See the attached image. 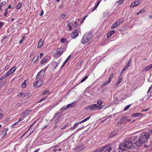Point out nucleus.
<instances>
[{"mask_svg": "<svg viewBox=\"0 0 152 152\" xmlns=\"http://www.w3.org/2000/svg\"><path fill=\"white\" fill-rule=\"evenodd\" d=\"M128 120V118L127 117H123L120 120V123L121 124L122 123H123L124 122L127 121Z\"/></svg>", "mask_w": 152, "mask_h": 152, "instance_id": "nucleus-16", "label": "nucleus"}, {"mask_svg": "<svg viewBox=\"0 0 152 152\" xmlns=\"http://www.w3.org/2000/svg\"><path fill=\"white\" fill-rule=\"evenodd\" d=\"M76 105V102H73L71 104H67L66 107L64 108V110H66L68 108L70 107H74L75 105Z\"/></svg>", "mask_w": 152, "mask_h": 152, "instance_id": "nucleus-10", "label": "nucleus"}, {"mask_svg": "<svg viewBox=\"0 0 152 152\" xmlns=\"http://www.w3.org/2000/svg\"><path fill=\"white\" fill-rule=\"evenodd\" d=\"M49 91L48 90H45L43 91V92L42 93V94L43 95H45L46 94H49Z\"/></svg>", "mask_w": 152, "mask_h": 152, "instance_id": "nucleus-35", "label": "nucleus"}, {"mask_svg": "<svg viewBox=\"0 0 152 152\" xmlns=\"http://www.w3.org/2000/svg\"><path fill=\"white\" fill-rule=\"evenodd\" d=\"M150 134L147 132H143L141 133L140 137L134 136L133 139L134 140V144L137 146H141L145 143L150 138Z\"/></svg>", "mask_w": 152, "mask_h": 152, "instance_id": "nucleus-1", "label": "nucleus"}, {"mask_svg": "<svg viewBox=\"0 0 152 152\" xmlns=\"http://www.w3.org/2000/svg\"><path fill=\"white\" fill-rule=\"evenodd\" d=\"M123 78L122 77H120L118 78V81L116 83V85L117 86L122 81V80Z\"/></svg>", "mask_w": 152, "mask_h": 152, "instance_id": "nucleus-24", "label": "nucleus"}, {"mask_svg": "<svg viewBox=\"0 0 152 152\" xmlns=\"http://www.w3.org/2000/svg\"><path fill=\"white\" fill-rule=\"evenodd\" d=\"M66 64V63H65L64 62L63 64V65H62V66H61V68H62L64 66L65 64Z\"/></svg>", "mask_w": 152, "mask_h": 152, "instance_id": "nucleus-60", "label": "nucleus"}, {"mask_svg": "<svg viewBox=\"0 0 152 152\" xmlns=\"http://www.w3.org/2000/svg\"><path fill=\"white\" fill-rule=\"evenodd\" d=\"M61 117V116L60 115H58V114H56L54 117V118H57V120H59L60 119Z\"/></svg>", "mask_w": 152, "mask_h": 152, "instance_id": "nucleus-27", "label": "nucleus"}, {"mask_svg": "<svg viewBox=\"0 0 152 152\" xmlns=\"http://www.w3.org/2000/svg\"><path fill=\"white\" fill-rule=\"evenodd\" d=\"M31 111L29 110H26L24 112L22 113V115L23 116H25L28 115V113Z\"/></svg>", "mask_w": 152, "mask_h": 152, "instance_id": "nucleus-18", "label": "nucleus"}, {"mask_svg": "<svg viewBox=\"0 0 152 152\" xmlns=\"http://www.w3.org/2000/svg\"><path fill=\"white\" fill-rule=\"evenodd\" d=\"M53 64L54 65H55V64H56V65L55 66L54 69H55L56 67L58 66V64H59V63H57L55 61H54L53 62Z\"/></svg>", "mask_w": 152, "mask_h": 152, "instance_id": "nucleus-37", "label": "nucleus"}, {"mask_svg": "<svg viewBox=\"0 0 152 152\" xmlns=\"http://www.w3.org/2000/svg\"><path fill=\"white\" fill-rule=\"evenodd\" d=\"M94 152H102L101 148L97 150Z\"/></svg>", "mask_w": 152, "mask_h": 152, "instance_id": "nucleus-51", "label": "nucleus"}, {"mask_svg": "<svg viewBox=\"0 0 152 152\" xmlns=\"http://www.w3.org/2000/svg\"><path fill=\"white\" fill-rule=\"evenodd\" d=\"M66 41V39L65 38H62L61 39V42L62 43H64Z\"/></svg>", "mask_w": 152, "mask_h": 152, "instance_id": "nucleus-39", "label": "nucleus"}, {"mask_svg": "<svg viewBox=\"0 0 152 152\" xmlns=\"http://www.w3.org/2000/svg\"><path fill=\"white\" fill-rule=\"evenodd\" d=\"M142 115V114L139 113H135L132 114V116L133 117H137Z\"/></svg>", "mask_w": 152, "mask_h": 152, "instance_id": "nucleus-22", "label": "nucleus"}, {"mask_svg": "<svg viewBox=\"0 0 152 152\" xmlns=\"http://www.w3.org/2000/svg\"><path fill=\"white\" fill-rule=\"evenodd\" d=\"M4 78H5V76H2L0 79V80H2L4 79Z\"/></svg>", "mask_w": 152, "mask_h": 152, "instance_id": "nucleus-59", "label": "nucleus"}, {"mask_svg": "<svg viewBox=\"0 0 152 152\" xmlns=\"http://www.w3.org/2000/svg\"><path fill=\"white\" fill-rule=\"evenodd\" d=\"M92 38V34L91 32H87L85 33L83 37L81 42L85 44L90 41Z\"/></svg>", "mask_w": 152, "mask_h": 152, "instance_id": "nucleus-2", "label": "nucleus"}, {"mask_svg": "<svg viewBox=\"0 0 152 152\" xmlns=\"http://www.w3.org/2000/svg\"><path fill=\"white\" fill-rule=\"evenodd\" d=\"M21 5H22V3L21 2H19L18 3L17 7H16V9H19L20 8V7L21 6Z\"/></svg>", "mask_w": 152, "mask_h": 152, "instance_id": "nucleus-31", "label": "nucleus"}, {"mask_svg": "<svg viewBox=\"0 0 152 152\" xmlns=\"http://www.w3.org/2000/svg\"><path fill=\"white\" fill-rule=\"evenodd\" d=\"M66 15L62 14L60 15V18L63 19L66 17Z\"/></svg>", "mask_w": 152, "mask_h": 152, "instance_id": "nucleus-42", "label": "nucleus"}, {"mask_svg": "<svg viewBox=\"0 0 152 152\" xmlns=\"http://www.w3.org/2000/svg\"><path fill=\"white\" fill-rule=\"evenodd\" d=\"M149 132L152 134V129L149 130Z\"/></svg>", "mask_w": 152, "mask_h": 152, "instance_id": "nucleus-64", "label": "nucleus"}, {"mask_svg": "<svg viewBox=\"0 0 152 152\" xmlns=\"http://www.w3.org/2000/svg\"><path fill=\"white\" fill-rule=\"evenodd\" d=\"M108 119V118H106L104 120H102L101 121L100 123H102L103 122H104L106 120H107Z\"/></svg>", "mask_w": 152, "mask_h": 152, "instance_id": "nucleus-49", "label": "nucleus"}, {"mask_svg": "<svg viewBox=\"0 0 152 152\" xmlns=\"http://www.w3.org/2000/svg\"><path fill=\"white\" fill-rule=\"evenodd\" d=\"M78 25V24H77V22H75L73 24L72 26L73 27H76Z\"/></svg>", "mask_w": 152, "mask_h": 152, "instance_id": "nucleus-41", "label": "nucleus"}, {"mask_svg": "<svg viewBox=\"0 0 152 152\" xmlns=\"http://www.w3.org/2000/svg\"><path fill=\"white\" fill-rule=\"evenodd\" d=\"M39 150V149H37L35 150L34 152H38Z\"/></svg>", "mask_w": 152, "mask_h": 152, "instance_id": "nucleus-61", "label": "nucleus"}, {"mask_svg": "<svg viewBox=\"0 0 152 152\" xmlns=\"http://www.w3.org/2000/svg\"><path fill=\"white\" fill-rule=\"evenodd\" d=\"M20 97L23 98L25 96H26V95L25 92H21L20 94Z\"/></svg>", "mask_w": 152, "mask_h": 152, "instance_id": "nucleus-26", "label": "nucleus"}, {"mask_svg": "<svg viewBox=\"0 0 152 152\" xmlns=\"http://www.w3.org/2000/svg\"><path fill=\"white\" fill-rule=\"evenodd\" d=\"M99 106L96 104H94L90 105L85 108V109L87 110H90L91 111L96 110L98 109Z\"/></svg>", "mask_w": 152, "mask_h": 152, "instance_id": "nucleus-6", "label": "nucleus"}, {"mask_svg": "<svg viewBox=\"0 0 152 152\" xmlns=\"http://www.w3.org/2000/svg\"><path fill=\"white\" fill-rule=\"evenodd\" d=\"M78 35V31L77 30H75L72 33L71 37H72V39H74L75 37H77Z\"/></svg>", "mask_w": 152, "mask_h": 152, "instance_id": "nucleus-11", "label": "nucleus"}, {"mask_svg": "<svg viewBox=\"0 0 152 152\" xmlns=\"http://www.w3.org/2000/svg\"><path fill=\"white\" fill-rule=\"evenodd\" d=\"M64 52L63 49L61 48H58L56 49L55 53L53 55V56L56 58H58L60 57Z\"/></svg>", "mask_w": 152, "mask_h": 152, "instance_id": "nucleus-4", "label": "nucleus"}, {"mask_svg": "<svg viewBox=\"0 0 152 152\" xmlns=\"http://www.w3.org/2000/svg\"><path fill=\"white\" fill-rule=\"evenodd\" d=\"M102 0H97V4L96 5L98 7V5L100 3L101 1Z\"/></svg>", "mask_w": 152, "mask_h": 152, "instance_id": "nucleus-44", "label": "nucleus"}, {"mask_svg": "<svg viewBox=\"0 0 152 152\" xmlns=\"http://www.w3.org/2000/svg\"><path fill=\"white\" fill-rule=\"evenodd\" d=\"M124 0H119L118 2L119 3V4H122L123 3V1Z\"/></svg>", "mask_w": 152, "mask_h": 152, "instance_id": "nucleus-47", "label": "nucleus"}, {"mask_svg": "<svg viewBox=\"0 0 152 152\" xmlns=\"http://www.w3.org/2000/svg\"><path fill=\"white\" fill-rule=\"evenodd\" d=\"M139 4L138 1L133 2L130 6L131 7H134L138 5Z\"/></svg>", "mask_w": 152, "mask_h": 152, "instance_id": "nucleus-15", "label": "nucleus"}, {"mask_svg": "<svg viewBox=\"0 0 152 152\" xmlns=\"http://www.w3.org/2000/svg\"><path fill=\"white\" fill-rule=\"evenodd\" d=\"M47 97H45V98H42V99H41L39 102H38V103H39V102H42V101L44 100H45Z\"/></svg>", "mask_w": 152, "mask_h": 152, "instance_id": "nucleus-46", "label": "nucleus"}, {"mask_svg": "<svg viewBox=\"0 0 152 152\" xmlns=\"http://www.w3.org/2000/svg\"><path fill=\"white\" fill-rule=\"evenodd\" d=\"M110 83V82L108 80V81L105 82L104 83L102 84V86H107V85H108V84H109V83Z\"/></svg>", "mask_w": 152, "mask_h": 152, "instance_id": "nucleus-34", "label": "nucleus"}, {"mask_svg": "<svg viewBox=\"0 0 152 152\" xmlns=\"http://www.w3.org/2000/svg\"><path fill=\"white\" fill-rule=\"evenodd\" d=\"M43 13L44 12H43V10H42V11H41V12L39 14V15L40 16H42L43 15Z\"/></svg>", "mask_w": 152, "mask_h": 152, "instance_id": "nucleus-54", "label": "nucleus"}, {"mask_svg": "<svg viewBox=\"0 0 152 152\" xmlns=\"http://www.w3.org/2000/svg\"><path fill=\"white\" fill-rule=\"evenodd\" d=\"M45 72V71L43 69H42L40 71L36 76V79H40L41 77L44 75Z\"/></svg>", "mask_w": 152, "mask_h": 152, "instance_id": "nucleus-9", "label": "nucleus"}, {"mask_svg": "<svg viewBox=\"0 0 152 152\" xmlns=\"http://www.w3.org/2000/svg\"><path fill=\"white\" fill-rule=\"evenodd\" d=\"M97 103L99 105H98L99 106L98 109L100 110L102 109L103 108L102 106V105L103 102L102 100L101 99L98 100L97 101Z\"/></svg>", "mask_w": 152, "mask_h": 152, "instance_id": "nucleus-13", "label": "nucleus"}, {"mask_svg": "<svg viewBox=\"0 0 152 152\" xmlns=\"http://www.w3.org/2000/svg\"><path fill=\"white\" fill-rule=\"evenodd\" d=\"M88 76H86L84 77L83 79H82L80 81V83H82L86 80V79L87 78Z\"/></svg>", "mask_w": 152, "mask_h": 152, "instance_id": "nucleus-40", "label": "nucleus"}, {"mask_svg": "<svg viewBox=\"0 0 152 152\" xmlns=\"http://www.w3.org/2000/svg\"><path fill=\"white\" fill-rule=\"evenodd\" d=\"M90 116H89L86 118L85 119L82 120L81 121H79L75 123L74 124V126L72 127V129H74L77 127L79 124L84 122H85L88 121L90 119Z\"/></svg>", "mask_w": 152, "mask_h": 152, "instance_id": "nucleus-7", "label": "nucleus"}, {"mask_svg": "<svg viewBox=\"0 0 152 152\" xmlns=\"http://www.w3.org/2000/svg\"><path fill=\"white\" fill-rule=\"evenodd\" d=\"M8 129V128H6L4 129V130L3 131V133H4V134H3L4 137L6 136L7 135V131Z\"/></svg>", "mask_w": 152, "mask_h": 152, "instance_id": "nucleus-28", "label": "nucleus"}, {"mask_svg": "<svg viewBox=\"0 0 152 152\" xmlns=\"http://www.w3.org/2000/svg\"><path fill=\"white\" fill-rule=\"evenodd\" d=\"M38 80L36 82L34 83V86L35 87H39L43 84V83L40 79H37Z\"/></svg>", "mask_w": 152, "mask_h": 152, "instance_id": "nucleus-8", "label": "nucleus"}, {"mask_svg": "<svg viewBox=\"0 0 152 152\" xmlns=\"http://www.w3.org/2000/svg\"><path fill=\"white\" fill-rule=\"evenodd\" d=\"M84 127V126H83H83H82L80 127L79 128H78V129L77 130V131L83 128Z\"/></svg>", "mask_w": 152, "mask_h": 152, "instance_id": "nucleus-53", "label": "nucleus"}, {"mask_svg": "<svg viewBox=\"0 0 152 152\" xmlns=\"http://www.w3.org/2000/svg\"><path fill=\"white\" fill-rule=\"evenodd\" d=\"M69 30H71L72 29V28L71 26H69Z\"/></svg>", "mask_w": 152, "mask_h": 152, "instance_id": "nucleus-58", "label": "nucleus"}, {"mask_svg": "<svg viewBox=\"0 0 152 152\" xmlns=\"http://www.w3.org/2000/svg\"><path fill=\"white\" fill-rule=\"evenodd\" d=\"M97 6L96 5L94 7H93L92 8V12H93L97 8Z\"/></svg>", "mask_w": 152, "mask_h": 152, "instance_id": "nucleus-45", "label": "nucleus"}, {"mask_svg": "<svg viewBox=\"0 0 152 152\" xmlns=\"http://www.w3.org/2000/svg\"><path fill=\"white\" fill-rule=\"evenodd\" d=\"M27 86L26 84V80H25L21 84V86L23 88H25Z\"/></svg>", "mask_w": 152, "mask_h": 152, "instance_id": "nucleus-25", "label": "nucleus"}, {"mask_svg": "<svg viewBox=\"0 0 152 152\" xmlns=\"http://www.w3.org/2000/svg\"><path fill=\"white\" fill-rule=\"evenodd\" d=\"M131 59H129L127 63V65H128V66H130V64L131 62Z\"/></svg>", "mask_w": 152, "mask_h": 152, "instance_id": "nucleus-48", "label": "nucleus"}, {"mask_svg": "<svg viewBox=\"0 0 152 152\" xmlns=\"http://www.w3.org/2000/svg\"><path fill=\"white\" fill-rule=\"evenodd\" d=\"M5 4H6V2L3 1L1 3V5H0V6H4Z\"/></svg>", "mask_w": 152, "mask_h": 152, "instance_id": "nucleus-52", "label": "nucleus"}, {"mask_svg": "<svg viewBox=\"0 0 152 152\" xmlns=\"http://www.w3.org/2000/svg\"><path fill=\"white\" fill-rule=\"evenodd\" d=\"M119 26V25L118 24V23L116 22L114 24L112 25L111 28L112 29H113Z\"/></svg>", "mask_w": 152, "mask_h": 152, "instance_id": "nucleus-23", "label": "nucleus"}, {"mask_svg": "<svg viewBox=\"0 0 152 152\" xmlns=\"http://www.w3.org/2000/svg\"><path fill=\"white\" fill-rule=\"evenodd\" d=\"M7 11L4 14V15L5 16H6L7 15Z\"/></svg>", "mask_w": 152, "mask_h": 152, "instance_id": "nucleus-62", "label": "nucleus"}, {"mask_svg": "<svg viewBox=\"0 0 152 152\" xmlns=\"http://www.w3.org/2000/svg\"><path fill=\"white\" fill-rule=\"evenodd\" d=\"M67 126V125L66 124V125H65L64 127L61 128V129H64L65 128H66Z\"/></svg>", "mask_w": 152, "mask_h": 152, "instance_id": "nucleus-56", "label": "nucleus"}, {"mask_svg": "<svg viewBox=\"0 0 152 152\" xmlns=\"http://www.w3.org/2000/svg\"><path fill=\"white\" fill-rule=\"evenodd\" d=\"M118 23V24L120 25L121 23H123L124 21L122 19H120L118 21H117Z\"/></svg>", "mask_w": 152, "mask_h": 152, "instance_id": "nucleus-30", "label": "nucleus"}, {"mask_svg": "<svg viewBox=\"0 0 152 152\" xmlns=\"http://www.w3.org/2000/svg\"><path fill=\"white\" fill-rule=\"evenodd\" d=\"M11 74V73L10 72L8 71L7 73H6L5 75V78H6V77L9 76Z\"/></svg>", "mask_w": 152, "mask_h": 152, "instance_id": "nucleus-38", "label": "nucleus"}, {"mask_svg": "<svg viewBox=\"0 0 152 152\" xmlns=\"http://www.w3.org/2000/svg\"><path fill=\"white\" fill-rule=\"evenodd\" d=\"M71 55H69L66 58V60L68 61L69 60V59L71 57Z\"/></svg>", "mask_w": 152, "mask_h": 152, "instance_id": "nucleus-57", "label": "nucleus"}, {"mask_svg": "<svg viewBox=\"0 0 152 152\" xmlns=\"http://www.w3.org/2000/svg\"><path fill=\"white\" fill-rule=\"evenodd\" d=\"M113 75H114V74L113 73H111L110 75V76H109V79H108V81H109V82H110V81H111V79H112V77H113Z\"/></svg>", "mask_w": 152, "mask_h": 152, "instance_id": "nucleus-29", "label": "nucleus"}, {"mask_svg": "<svg viewBox=\"0 0 152 152\" xmlns=\"http://www.w3.org/2000/svg\"><path fill=\"white\" fill-rule=\"evenodd\" d=\"M115 32L114 30H112L108 33L107 34V36L108 38H110L111 37L112 34H113Z\"/></svg>", "mask_w": 152, "mask_h": 152, "instance_id": "nucleus-17", "label": "nucleus"}, {"mask_svg": "<svg viewBox=\"0 0 152 152\" xmlns=\"http://www.w3.org/2000/svg\"><path fill=\"white\" fill-rule=\"evenodd\" d=\"M129 66H128V65H126L125 67L123 69L124 70H126L129 67Z\"/></svg>", "mask_w": 152, "mask_h": 152, "instance_id": "nucleus-50", "label": "nucleus"}, {"mask_svg": "<svg viewBox=\"0 0 152 152\" xmlns=\"http://www.w3.org/2000/svg\"><path fill=\"white\" fill-rule=\"evenodd\" d=\"M44 43V42L43 41H42V39L40 40L39 41V42L38 43V46L37 47L38 48H41L43 45Z\"/></svg>", "mask_w": 152, "mask_h": 152, "instance_id": "nucleus-14", "label": "nucleus"}, {"mask_svg": "<svg viewBox=\"0 0 152 152\" xmlns=\"http://www.w3.org/2000/svg\"><path fill=\"white\" fill-rule=\"evenodd\" d=\"M133 138L132 137L131 138H128V140L126 141L125 142V145H126V147L128 148H134V145L133 143H134V140L133 139Z\"/></svg>", "mask_w": 152, "mask_h": 152, "instance_id": "nucleus-3", "label": "nucleus"}, {"mask_svg": "<svg viewBox=\"0 0 152 152\" xmlns=\"http://www.w3.org/2000/svg\"><path fill=\"white\" fill-rule=\"evenodd\" d=\"M16 67H13L11 68L9 71L12 74L13 73L16 69Z\"/></svg>", "mask_w": 152, "mask_h": 152, "instance_id": "nucleus-21", "label": "nucleus"}, {"mask_svg": "<svg viewBox=\"0 0 152 152\" xmlns=\"http://www.w3.org/2000/svg\"><path fill=\"white\" fill-rule=\"evenodd\" d=\"M23 119L20 118L18 121L16 122L14 124H12V127H14L15 125L17 124L20 121H22V120H23Z\"/></svg>", "mask_w": 152, "mask_h": 152, "instance_id": "nucleus-20", "label": "nucleus"}, {"mask_svg": "<svg viewBox=\"0 0 152 152\" xmlns=\"http://www.w3.org/2000/svg\"><path fill=\"white\" fill-rule=\"evenodd\" d=\"M119 148L117 149V150H123V151L125 150V148H126L125 143L120 144L119 145Z\"/></svg>", "mask_w": 152, "mask_h": 152, "instance_id": "nucleus-12", "label": "nucleus"}, {"mask_svg": "<svg viewBox=\"0 0 152 152\" xmlns=\"http://www.w3.org/2000/svg\"><path fill=\"white\" fill-rule=\"evenodd\" d=\"M47 60V59L45 58H44L41 61V63L42 64H43Z\"/></svg>", "mask_w": 152, "mask_h": 152, "instance_id": "nucleus-43", "label": "nucleus"}, {"mask_svg": "<svg viewBox=\"0 0 152 152\" xmlns=\"http://www.w3.org/2000/svg\"><path fill=\"white\" fill-rule=\"evenodd\" d=\"M131 105V104H129V105H128L126 107H125V108L124 109V111H125L126 110H128V109L130 107Z\"/></svg>", "mask_w": 152, "mask_h": 152, "instance_id": "nucleus-36", "label": "nucleus"}, {"mask_svg": "<svg viewBox=\"0 0 152 152\" xmlns=\"http://www.w3.org/2000/svg\"><path fill=\"white\" fill-rule=\"evenodd\" d=\"M43 56V53H41L40 54V57L41 58Z\"/></svg>", "mask_w": 152, "mask_h": 152, "instance_id": "nucleus-63", "label": "nucleus"}, {"mask_svg": "<svg viewBox=\"0 0 152 152\" xmlns=\"http://www.w3.org/2000/svg\"><path fill=\"white\" fill-rule=\"evenodd\" d=\"M39 58V56H35L32 60L34 61H35L38 60Z\"/></svg>", "mask_w": 152, "mask_h": 152, "instance_id": "nucleus-33", "label": "nucleus"}, {"mask_svg": "<svg viewBox=\"0 0 152 152\" xmlns=\"http://www.w3.org/2000/svg\"><path fill=\"white\" fill-rule=\"evenodd\" d=\"M25 93L26 96L29 97L31 95L30 92L26 91L25 92Z\"/></svg>", "mask_w": 152, "mask_h": 152, "instance_id": "nucleus-32", "label": "nucleus"}, {"mask_svg": "<svg viewBox=\"0 0 152 152\" xmlns=\"http://www.w3.org/2000/svg\"><path fill=\"white\" fill-rule=\"evenodd\" d=\"M88 16V15H86V16H84V18L83 19V20L80 22V23H82L86 19V18Z\"/></svg>", "mask_w": 152, "mask_h": 152, "instance_id": "nucleus-55", "label": "nucleus"}, {"mask_svg": "<svg viewBox=\"0 0 152 152\" xmlns=\"http://www.w3.org/2000/svg\"><path fill=\"white\" fill-rule=\"evenodd\" d=\"M152 68V64L150 65L149 66L146 67L144 69V70L145 71H148Z\"/></svg>", "mask_w": 152, "mask_h": 152, "instance_id": "nucleus-19", "label": "nucleus"}, {"mask_svg": "<svg viewBox=\"0 0 152 152\" xmlns=\"http://www.w3.org/2000/svg\"><path fill=\"white\" fill-rule=\"evenodd\" d=\"M100 148L102 152H110L112 150L110 145H106Z\"/></svg>", "mask_w": 152, "mask_h": 152, "instance_id": "nucleus-5", "label": "nucleus"}]
</instances>
